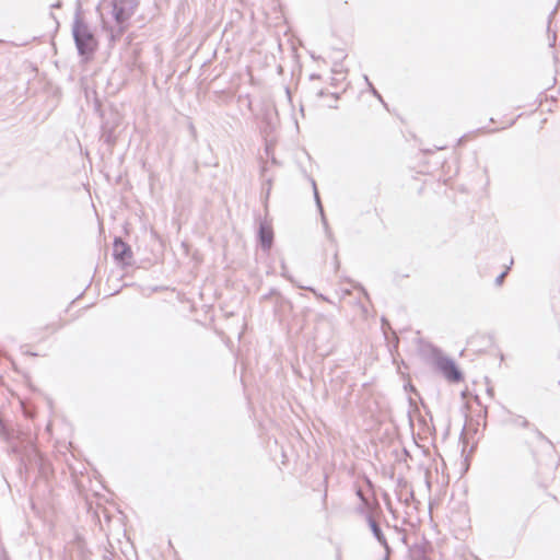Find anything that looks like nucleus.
Listing matches in <instances>:
<instances>
[{
  "label": "nucleus",
  "mask_w": 560,
  "mask_h": 560,
  "mask_svg": "<svg viewBox=\"0 0 560 560\" xmlns=\"http://www.w3.org/2000/svg\"><path fill=\"white\" fill-rule=\"evenodd\" d=\"M136 7L137 0H112L110 11L108 13L101 11L103 25L108 30L112 40L121 36Z\"/></svg>",
  "instance_id": "1"
},
{
  "label": "nucleus",
  "mask_w": 560,
  "mask_h": 560,
  "mask_svg": "<svg viewBox=\"0 0 560 560\" xmlns=\"http://www.w3.org/2000/svg\"><path fill=\"white\" fill-rule=\"evenodd\" d=\"M72 33L79 54L86 57L92 55L96 48V39L89 26L80 20H75Z\"/></svg>",
  "instance_id": "2"
},
{
  "label": "nucleus",
  "mask_w": 560,
  "mask_h": 560,
  "mask_svg": "<svg viewBox=\"0 0 560 560\" xmlns=\"http://www.w3.org/2000/svg\"><path fill=\"white\" fill-rule=\"evenodd\" d=\"M434 362L436 368L443 373V375L452 382H459L462 380V374L455 362L448 357L443 355L442 353L434 354Z\"/></svg>",
  "instance_id": "3"
},
{
  "label": "nucleus",
  "mask_w": 560,
  "mask_h": 560,
  "mask_svg": "<svg viewBox=\"0 0 560 560\" xmlns=\"http://www.w3.org/2000/svg\"><path fill=\"white\" fill-rule=\"evenodd\" d=\"M113 255L117 260L126 262L131 258V250L126 243L117 238L114 242Z\"/></svg>",
  "instance_id": "4"
},
{
  "label": "nucleus",
  "mask_w": 560,
  "mask_h": 560,
  "mask_svg": "<svg viewBox=\"0 0 560 560\" xmlns=\"http://www.w3.org/2000/svg\"><path fill=\"white\" fill-rule=\"evenodd\" d=\"M259 237L261 242V246L265 250H268L272 244V231L265 224L260 225L259 229Z\"/></svg>",
  "instance_id": "5"
},
{
  "label": "nucleus",
  "mask_w": 560,
  "mask_h": 560,
  "mask_svg": "<svg viewBox=\"0 0 560 560\" xmlns=\"http://www.w3.org/2000/svg\"><path fill=\"white\" fill-rule=\"evenodd\" d=\"M369 525H370V528L373 533V535L375 536V538L382 544V545H386V539H385V536L383 535L378 524L372 518V517H369Z\"/></svg>",
  "instance_id": "6"
},
{
  "label": "nucleus",
  "mask_w": 560,
  "mask_h": 560,
  "mask_svg": "<svg viewBox=\"0 0 560 560\" xmlns=\"http://www.w3.org/2000/svg\"><path fill=\"white\" fill-rule=\"evenodd\" d=\"M315 198H316L318 208L320 210V213H323V208H322V205H320V201H319V197H318V194H317L316 189H315ZM322 218H323V223H324L325 228L327 229V222H326V219H325L324 214H322Z\"/></svg>",
  "instance_id": "7"
},
{
  "label": "nucleus",
  "mask_w": 560,
  "mask_h": 560,
  "mask_svg": "<svg viewBox=\"0 0 560 560\" xmlns=\"http://www.w3.org/2000/svg\"><path fill=\"white\" fill-rule=\"evenodd\" d=\"M505 276H506V271H504V272H502L500 276H498V277H497V279H495V283H497L498 285H501V284H502V282H503V280H504V277H505Z\"/></svg>",
  "instance_id": "8"
},
{
  "label": "nucleus",
  "mask_w": 560,
  "mask_h": 560,
  "mask_svg": "<svg viewBox=\"0 0 560 560\" xmlns=\"http://www.w3.org/2000/svg\"><path fill=\"white\" fill-rule=\"evenodd\" d=\"M549 39H550V46H553L556 43V34H552V36L549 37Z\"/></svg>",
  "instance_id": "9"
}]
</instances>
